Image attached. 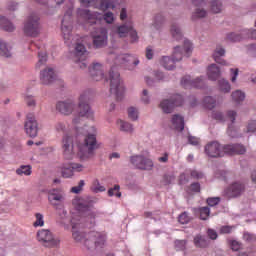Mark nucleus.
<instances>
[{
  "mask_svg": "<svg viewBox=\"0 0 256 256\" xmlns=\"http://www.w3.org/2000/svg\"><path fill=\"white\" fill-rule=\"evenodd\" d=\"M79 225L72 222V237L78 243H84L85 247L88 249L102 248L107 241V234L105 232H90L88 238L85 239V234L79 230Z\"/></svg>",
  "mask_w": 256,
  "mask_h": 256,
  "instance_id": "obj_1",
  "label": "nucleus"
},
{
  "mask_svg": "<svg viewBox=\"0 0 256 256\" xmlns=\"http://www.w3.org/2000/svg\"><path fill=\"white\" fill-rule=\"evenodd\" d=\"M247 149L243 144H228L224 147L217 141L208 143L205 146V153L208 157L217 158L223 157V155H244Z\"/></svg>",
  "mask_w": 256,
  "mask_h": 256,
  "instance_id": "obj_2",
  "label": "nucleus"
},
{
  "mask_svg": "<svg viewBox=\"0 0 256 256\" xmlns=\"http://www.w3.org/2000/svg\"><path fill=\"white\" fill-rule=\"evenodd\" d=\"M79 21H83L85 27H93L94 25H101V21H105L108 25L115 22V14L113 12H106L102 16L99 12H91L88 9H78L77 11Z\"/></svg>",
  "mask_w": 256,
  "mask_h": 256,
  "instance_id": "obj_3",
  "label": "nucleus"
},
{
  "mask_svg": "<svg viewBox=\"0 0 256 256\" xmlns=\"http://www.w3.org/2000/svg\"><path fill=\"white\" fill-rule=\"evenodd\" d=\"M191 51H193V46L191 42H189V40H184L183 48H181V46H176L174 48L172 58L168 56L162 57L161 65L164 66V68L168 71H171L175 69V63L183 59V55H185L186 57H190Z\"/></svg>",
  "mask_w": 256,
  "mask_h": 256,
  "instance_id": "obj_4",
  "label": "nucleus"
},
{
  "mask_svg": "<svg viewBox=\"0 0 256 256\" xmlns=\"http://www.w3.org/2000/svg\"><path fill=\"white\" fill-rule=\"evenodd\" d=\"M93 119V111L89 107V91L83 92L79 97L78 114L73 119L72 123L76 127L77 133H83V128H79L77 125L83 121V119Z\"/></svg>",
  "mask_w": 256,
  "mask_h": 256,
  "instance_id": "obj_5",
  "label": "nucleus"
},
{
  "mask_svg": "<svg viewBox=\"0 0 256 256\" xmlns=\"http://www.w3.org/2000/svg\"><path fill=\"white\" fill-rule=\"evenodd\" d=\"M95 149H97V136L88 134L84 139V143L78 145V157L82 161L90 159L95 154Z\"/></svg>",
  "mask_w": 256,
  "mask_h": 256,
  "instance_id": "obj_6",
  "label": "nucleus"
},
{
  "mask_svg": "<svg viewBox=\"0 0 256 256\" xmlns=\"http://www.w3.org/2000/svg\"><path fill=\"white\" fill-rule=\"evenodd\" d=\"M110 93L115 95L117 101H121L125 95V87L121 82V75L113 66L109 72Z\"/></svg>",
  "mask_w": 256,
  "mask_h": 256,
  "instance_id": "obj_7",
  "label": "nucleus"
},
{
  "mask_svg": "<svg viewBox=\"0 0 256 256\" xmlns=\"http://www.w3.org/2000/svg\"><path fill=\"white\" fill-rule=\"evenodd\" d=\"M73 205L77 211L83 213L90 221L91 225H95V212H93V200L89 198H76L73 200Z\"/></svg>",
  "mask_w": 256,
  "mask_h": 256,
  "instance_id": "obj_8",
  "label": "nucleus"
},
{
  "mask_svg": "<svg viewBox=\"0 0 256 256\" xmlns=\"http://www.w3.org/2000/svg\"><path fill=\"white\" fill-rule=\"evenodd\" d=\"M71 15H73V3L70 2L67 11L64 14L61 27L62 37L67 45H71L73 43V35L71 34L73 31Z\"/></svg>",
  "mask_w": 256,
  "mask_h": 256,
  "instance_id": "obj_9",
  "label": "nucleus"
},
{
  "mask_svg": "<svg viewBox=\"0 0 256 256\" xmlns=\"http://www.w3.org/2000/svg\"><path fill=\"white\" fill-rule=\"evenodd\" d=\"M91 37L93 45L94 47H96V49H101L102 47H105L109 39L107 28L93 27V30L91 31Z\"/></svg>",
  "mask_w": 256,
  "mask_h": 256,
  "instance_id": "obj_10",
  "label": "nucleus"
},
{
  "mask_svg": "<svg viewBox=\"0 0 256 256\" xmlns=\"http://www.w3.org/2000/svg\"><path fill=\"white\" fill-rule=\"evenodd\" d=\"M41 31L39 24V16L37 14H31L26 23L24 24V33L28 37H37Z\"/></svg>",
  "mask_w": 256,
  "mask_h": 256,
  "instance_id": "obj_11",
  "label": "nucleus"
},
{
  "mask_svg": "<svg viewBox=\"0 0 256 256\" xmlns=\"http://www.w3.org/2000/svg\"><path fill=\"white\" fill-rule=\"evenodd\" d=\"M245 183L241 181L232 182L228 187L224 190V197L227 199H237L241 197L243 193H245Z\"/></svg>",
  "mask_w": 256,
  "mask_h": 256,
  "instance_id": "obj_12",
  "label": "nucleus"
},
{
  "mask_svg": "<svg viewBox=\"0 0 256 256\" xmlns=\"http://www.w3.org/2000/svg\"><path fill=\"white\" fill-rule=\"evenodd\" d=\"M24 131L26 135L32 139L37 137V133L39 132V123H37V119H35V114H27L26 121L24 123Z\"/></svg>",
  "mask_w": 256,
  "mask_h": 256,
  "instance_id": "obj_13",
  "label": "nucleus"
},
{
  "mask_svg": "<svg viewBox=\"0 0 256 256\" xmlns=\"http://www.w3.org/2000/svg\"><path fill=\"white\" fill-rule=\"evenodd\" d=\"M183 105V96L175 94L171 99H165L160 103V109L164 113H171L175 107H181Z\"/></svg>",
  "mask_w": 256,
  "mask_h": 256,
  "instance_id": "obj_14",
  "label": "nucleus"
},
{
  "mask_svg": "<svg viewBox=\"0 0 256 256\" xmlns=\"http://www.w3.org/2000/svg\"><path fill=\"white\" fill-rule=\"evenodd\" d=\"M87 57H89V52L85 49L83 44H78L75 47L74 62L80 69H87Z\"/></svg>",
  "mask_w": 256,
  "mask_h": 256,
  "instance_id": "obj_15",
  "label": "nucleus"
},
{
  "mask_svg": "<svg viewBox=\"0 0 256 256\" xmlns=\"http://www.w3.org/2000/svg\"><path fill=\"white\" fill-rule=\"evenodd\" d=\"M83 7H95L101 11H107V9H115V3L111 0H80Z\"/></svg>",
  "mask_w": 256,
  "mask_h": 256,
  "instance_id": "obj_16",
  "label": "nucleus"
},
{
  "mask_svg": "<svg viewBox=\"0 0 256 256\" xmlns=\"http://www.w3.org/2000/svg\"><path fill=\"white\" fill-rule=\"evenodd\" d=\"M116 65H124L129 71H133L139 65V59L133 55L122 54L115 59Z\"/></svg>",
  "mask_w": 256,
  "mask_h": 256,
  "instance_id": "obj_17",
  "label": "nucleus"
},
{
  "mask_svg": "<svg viewBox=\"0 0 256 256\" xmlns=\"http://www.w3.org/2000/svg\"><path fill=\"white\" fill-rule=\"evenodd\" d=\"M130 162L136 169L151 171L153 169V160L143 155H135L130 158Z\"/></svg>",
  "mask_w": 256,
  "mask_h": 256,
  "instance_id": "obj_18",
  "label": "nucleus"
},
{
  "mask_svg": "<svg viewBox=\"0 0 256 256\" xmlns=\"http://www.w3.org/2000/svg\"><path fill=\"white\" fill-rule=\"evenodd\" d=\"M85 170V166L79 163H66L62 165L61 174L64 179H71L75 173H81Z\"/></svg>",
  "mask_w": 256,
  "mask_h": 256,
  "instance_id": "obj_19",
  "label": "nucleus"
},
{
  "mask_svg": "<svg viewBox=\"0 0 256 256\" xmlns=\"http://www.w3.org/2000/svg\"><path fill=\"white\" fill-rule=\"evenodd\" d=\"M62 151L64 158L68 160L75 158V144H73V136L66 135L63 137Z\"/></svg>",
  "mask_w": 256,
  "mask_h": 256,
  "instance_id": "obj_20",
  "label": "nucleus"
},
{
  "mask_svg": "<svg viewBox=\"0 0 256 256\" xmlns=\"http://www.w3.org/2000/svg\"><path fill=\"white\" fill-rule=\"evenodd\" d=\"M226 39L231 43H237V41H242L243 39H256V30L244 29L240 33H230Z\"/></svg>",
  "mask_w": 256,
  "mask_h": 256,
  "instance_id": "obj_21",
  "label": "nucleus"
},
{
  "mask_svg": "<svg viewBox=\"0 0 256 256\" xmlns=\"http://www.w3.org/2000/svg\"><path fill=\"white\" fill-rule=\"evenodd\" d=\"M37 239L41 243H48L49 247H57L60 243L59 239L53 238V233H51V231L45 229L37 232Z\"/></svg>",
  "mask_w": 256,
  "mask_h": 256,
  "instance_id": "obj_22",
  "label": "nucleus"
},
{
  "mask_svg": "<svg viewBox=\"0 0 256 256\" xmlns=\"http://www.w3.org/2000/svg\"><path fill=\"white\" fill-rule=\"evenodd\" d=\"M116 33L119 37H127V35H129L132 43H135V41L139 39L137 31L133 29V25H131V23L118 26Z\"/></svg>",
  "mask_w": 256,
  "mask_h": 256,
  "instance_id": "obj_23",
  "label": "nucleus"
},
{
  "mask_svg": "<svg viewBox=\"0 0 256 256\" xmlns=\"http://www.w3.org/2000/svg\"><path fill=\"white\" fill-rule=\"evenodd\" d=\"M181 85L184 87V89H203L205 86V80L202 78H196L194 80H191V76H184L181 80Z\"/></svg>",
  "mask_w": 256,
  "mask_h": 256,
  "instance_id": "obj_24",
  "label": "nucleus"
},
{
  "mask_svg": "<svg viewBox=\"0 0 256 256\" xmlns=\"http://www.w3.org/2000/svg\"><path fill=\"white\" fill-rule=\"evenodd\" d=\"M48 201L50 205L56 209L63 207V195L59 193V190H50L48 193Z\"/></svg>",
  "mask_w": 256,
  "mask_h": 256,
  "instance_id": "obj_25",
  "label": "nucleus"
},
{
  "mask_svg": "<svg viewBox=\"0 0 256 256\" xmlns=\"http://www.w3.org/2000/svg\"><path fill=\"white\" fill-rule=\"evenodd\" d=\"M56 109L62 115H71L75 109V104L71 100L60 101L56 104Z\"/></svg>",
  "mask_w": 256,
  "mask_h": 256,
  "instance_id": "obj_26",
  "label": "nucleus"
},
{
  "mask_svg": "<svg viewBox=\"0 0 256 256\" xmlns=\"http://www.w3.org/2000/svg\"><path fill=\"white\" fill-rule=\"evenodd\" d=\"M40 81L43 85H49L55 81V71L53 68H45L40 72Z\"/></svg>",
  "mask_w": 256,
  "mask_h": 256,
  "instance_id": "obj_27",
  "label": "nucleus"
},
{
  "mask_svg": "<svg viewBox=\"0 0 256 256\" xmlns=\"http://www.w3.org/2000/svg\"><path fill=\"white\" fill-rule=\"evenodd\" d=\"M89 73L93 81H101L103 79V66L100 63H94L89 68Z\"/></svg>",
  "mask_w": 256,
  "mask_h": 256,
  "instance_id": "obj_28",
  "label": "nucleus"
},
{
  "mask_svg": "<svg viewBox=\"0 0 256 256\" xmlns=\"http://www.w3.org/2000/svg\"><path fill=\"white\" fill-rule=\"evenodd\" d=\"M172 128L175 129V131H183L185 129V120L181 115H174L171 120Z\"/></svg>",
  "mask_w": 256,
  "mask_h": 256,
  "instance_id": "obj_29",
  "label": "nucleus"
},
{
  "mask_svg": "<svg viewBox=\"0 0 256 256\" xmlns=\"http://www.w3.org/2000/svg\"><path fill=\"white\" fill-rule=\"evenodd\" d=\"M207 75L211 81H217V79H219V77L221 76V70L219 69L217 64H212L208 67Z\"/></svg>",
  "mask_w": 256,
  "mask_h": 256,
  "instance_id": "obj_30",
  "label": "nucleus"
},
{
  "mask_svg": "<svg viewBox=\"0 0 256 256\" xmlns=\"http://www.w3.org/2000/svg\"><path fill=\"white\" fill-rule=\"evenodd\" d=\"M225 55V49L221 48V46H218L213 54L214 61L219 63L220 65H227V62L221 59Z\"/></svg>",
  "mask_w": 256,
  "mask_h": 256,
  "instance_id": "obj_31",
  "label": "nucleus"
},
{
  "mask_svg": "<svg viewBox=\"0 0 256 256\" xmlns=\"http://www.w3.org/2000/svg\"><path fill=\"white\" fill-rule=\"evenodd\" d=\"M170 33L176 41H181L183 39V32H181V28H179V25L177 23H173L170 28Z\"/></svg>",
  "mask_w": 256,
  "mask_h": 256,
  "instance_id": "obj_32",
  "label": "nucleus"
},
{
  "mask_svg": "<svg viewBox=\"0 0 256 256\" xmlns=\"http://www.w3.org/2000/svg\"><path fill=\"white\" fill-rule=\"evenodd\" d=\"M194 245L195 247H198L199 249H205V247L209 246V240L205 238V236L197 235L194 238Z\"/></svg>",
  "mask_w": 256,
  "mask_h": 256,
  "instance_id": "obj_33",
  "label": "nucleus"
},
{
  "mask_svg": "<svg viewBox=\"0 0 256 256\" xmlns=\"http://www.w3.org/2000/svg\"><path fill=\"white\" fill-rule=\"evenodd\" d=\"M0 27L4 29V31H8L9 33L15 31V26L13 23L9 22L7 18L2 17L0 19Z\"/></svg>",
  "mask_w": 256,
  "mask_h": 256,
  "instance_id": "obj_34",
  "label": "nucleus"
},
{
  "mask_svg": "<svg viewBox=\"0 0 256 256\" xmlns=\"http://www.w3.org/2000/svg\"><path fill=\"white\" fill-rule=\"evenodd\" d=\"M117 125H119L120 131H124L125 133H133V125H131L129 122L118 120Z\"/></svg>",
  "mask_w": 256,
  "mask_h": 256,
  "instance_id": "obj_35",
  "label": "nucleus"
},
{
  "mask_svg": "<svg viewBox=\"0 0 256 256\" xmlns=\"http://www.w3.org/2000/svg\"><path fill=\"white\" fill-rule=\"evenodd\" d=\"M90 189L93 193H103L106 191L105 186L101 185L98 179L93 180Z\"/></svg>",
  "mask_w": 256,
  "mask_h": 256,
  "instance_id": "obj_36",
  "label": "nucleus"
},
{
  "mask_svg": "<svg viewBox=\"0 0 256 256\" xmlns=\"http://www.w3.org/2000/svg\"><path fill=\"white\" fill-rule=\"evenodd\" d=\"M218 87L222 93H229V91H231V84L225 79H220L218 81Z\"/></svg>",
  "mask_w": 256,
  "mask_h": 256,
  "instance_id": "obj_37",
  "label": "nucleus"
},
{
  "mask_svg": "<svg viewBox=\"0 0 256 256\" xmlns=\"http://www.w3.org/2000/svg\"><path fill=\"white\" fill-rule=\"evenodd\" d=\"M232 100L234 103H241V101H245V93L241 90H236L232 93Z\"/></svg>",
  "mask_w": 256,
  "mask_h": 256,
  "instance_id": "obj_38",
  "label": "nucleus"
},
{
  "mask_svg": "<svg viewBox=\"0 0 256 256\" xmlns=\"http://www.w3.org/2000/svg\"><path fill=\"white\" fill-rule=\"evenodd\" d=\"M0 55L6 58L11 57V49H9V47H7V44L1 40H0Z\"/></svg>",
  "mask_w": 256,
  "mask_h": 256,
  "instance_id": "obj_39",
  "label": "nucleus"
},
{
  "mask_svg": "<svg viewBox=\"0 0 256 256\" xmlns=\"http://www.w3.org/2000/svg\"><path fill=\"white\" fill-rule=\"evenodd\" d=\"M199 213L200 219H202V221H207V219H209V215H211V210L209 207L205 206L199 209Z\"/></svg>",
  "mask_w": 256,
  "mask_h": 256,
  "instance_id": "obj_40",
  "label": "nucleus"
},
{
  "mask_svg": "<svg viewBox=\"0 0 256 256\" xmlns=\"http://www.w3.org/2000/svg\"><path fill=\"white\" fill-rule=\"evenodd\" d=\"M38 59L36 68L40 69L41 65H45V63H47V52H38Z\"/></svg>",
  "mask_w": 256,
  "mask_h": 256,
  "instance_id": "obj_41",
  "label": "nucleus"
},
{
  "mask_svg": "<svg viewBox=\"0 0 256 256\" xmlns=\"http://www.w3.org/2000/svg\"><path fill=\"white\" fill-rule=\"evenodd\" d=\"M203 17H207V11L203 8H197L192 15V19H203Z\"/></svg>",
  "mask_w": 256,
  "mask_h": 256,
  "instance_id": "obj_42",
  "label": "nucleus"
},
{
  "mask_svg": "<svg viewBox=\"0 0 256 256\" xmlns=\"http://www.w3.org/2000/svg\"><path fill=\"white\" fill-rule=\"evenodd\" d=\"M174 246L176 251H185L187 248V240H176Z\"/></svg>",
  "mask_w": 256,
  "mask_h": 256,
  "instance_id": "obj_43",
  "label": "nucleus"
},
{
  "mask_svg": "<svg viewBox=\"0 0 256 256\" xmlns=\"http://www.w3.org/2000/svg\"><path fill=\"white\" fill-rule=\"evenodd\" d=\"M35 217H36V221L33 223L34 227H43V225H45V219L43 214L36 213Z\"/></svg>",
  "mask_w": 256,
  "mask_h": 256,
  "instance_id": "obj_44",
  "label": "nucleus"
},
{
  "mask_svg": "<svg viewBox=\"0 0 256 256\" xmlns=\"http://www.w3.org/2000/svg\"><path fill=\"white\" fill-rule=\"evenodd\" d=\"M223 9V5L220 1H212L211 2V11L212 13H221V10Z\"/></svg>",
  "mask_w": 256,
  "mask_h": 256,
  "instance_id": "obj_45",
  "label": "nucleus"
},
{
  "mask_svg": "<svg viewBox=\"0 0 256 256\" xmlns=\"http://www.w3.org/2000/svg\"><path fill=\"white\" fill-rule=\"evenodd\" d=\"M204 107L206 109H214L215 108V99L213 97L207 96L204 98Z\"/></svg>",
  "mask_w": 256,
  "mask_h": 256,
  "instance_id": "obj_46",
  "label": "nucleus"
},
{
  "mask_svg": "<svg viewBox=\"0 0 256 256\" xmlns=\"http://www.w3.org/2000/svg\"><path fill=\"white\" fill-rule=\"evenodd\" d=\"M128 117L129 119H131L132 121H137L138 117H139V112L137 111V108L135 107H130L128 109Z\"/></svg>",
  "mask_w": 256,
  "mask_h": 256,
  "instance_id": "obj_47",
  "label": "nucleus"
},
{
  "mask_svg": "<svg viewBox=\"0 0 256 256\" xmlns=\"http://www.w3.org/2000/svg\"><path fill=\"white\" fill-rule=\"evenodd\" d=\"M17 175H31V166H21L16 170Z\"/></svg>",
  "mask_w": 256,
  "mask_h": 256,
  "instance_id": "obj_48",
  "label": "nucleus"
},
{
  "mask_svg": "<svg viewBox=\"0 0 256 256\" xmlns=\"http://www.w3.org/2000/svg\"><path fill=\"white\" fill-rule=\"evenodd\" d=\"M119 189H121V187L117 184L113 188H110L108 190L109 197H113V195L118 198L121 197V192L119 191Z\"/></svg>",
  "mask_w": 256,
  "mask_h": 256,
  "instance_id": "obj_49",
  "label": "nucleus"
},
{
  "mask_svg": "<svg viewBox=\"0 0 256 256\" xmlns=\"http://www.w3.org/2000/svg\"><path fill=\"white\" fill-rule=\"evenodd\" d=\"M163 21H165V19L163 18V15H161V14L156 15L154 18L153 27L155 29H160L161 25H163Z\"/></svg>",
  "mask_w": 256,
  "mask_h": 256,
  "instance_id": "obj_50",
  "label": "nucleus"
},
{
  "mask_svg": "<svg viewBox=\"0 0 256 256\" xmlns=\"http://www.w3.org/2000/svg\"><path fill=\"white\" fill-rule=\"evenodd\" d=\"M178 221L182 225H187V223L191 221V217H189V214H187V212H183L182 214L179 215Z\"/></svg>",
  "mask_w": 256,
  "mask_h": 256,
  "instance_id": "obj_51",
  "label": "nucleus"
},
{
  "mask_svg": "<svg viewBox=\"0 0 256 256\" xmlns=\"http://www.w3.org/2000/svg\"><path fill=\"white\" fill-rule=\"evenodd\" d=\"M206 203L209 207H215L216 205H219L221 203L220 197H210L206 200Z\"/></svg>",
  "mask_w": 256,
  "mask_h": 256,
  "instance_id": "obj_52",
  "label": "nucleus"
},
{
  "mask_svg": "<svg viewBox=\"0 0 256 256\" xmlns=\"http://www.w3.org/2000/svg\"><path fill=\"white\" fill-rule=\"evenodd\" d=\"M85 187V180H80L77 186L71 188L72 193H81Z\"/></svg>",
  "mask_w": 256,
  "mask_h": 256,
  "instance_id": "obj_53",
  "label": "nucleus"
},
{
  "mask_svg": "<svg viewBox=\"0 0 256 256\" xmlns=\"http://www.w3.org/2000/svg\"><path fill=\"white\" fill-rule=\"evenodd\" d=\"M227 133L229 137H232V138L239 137V133H237V128H234L232 125L228 126Z\"/></svg>",
  "mask_w": 256,
  "mask_h": 256,
  "instance_id": "obj_54",
  "label": "nucleus"
},
{
  "mask_svg": "<svg viewBox=\"0 0 256 256\" xmlns=\"http://www.w3.org/2000/svg\"><path fill=\"white\" fill-rule=\"evenodd\" d=\"M230 247L232 249V251H239V249H241L242 244L241 242L237 241V240H232L230 241Z\"/></svg>",
  "mask_w": 256,
  "mask_h": 256,
  "instance_id": "obj_55",
  "label": "nucleus"
},
{
  "mask_svg": "<svg viewBox=\"0 0 256 256\" xmlns=\"http://www.w3.org/2000/svg\"><path fill=\"white\" fill-rule=\"evenodd\" d=\"M190 191H192V193H200L201 192V184H199L198 182L192 183L190 185Z\"/></svg>",
  "mask_w": 256,
  "mask_h": 256,
  "instance_id": "obj_56",
  "label": "nucleus"
},
{
  "mask_svg": "<svg viewBox=\"0 0 256 256\" xmlns=\"http://www.w3.org/2000/svg\"><path fill=\"white\" fill-rule=\"evenodd\" d=\"M243 237H244V240L248 241L249 243L256 241V236L249 232L244 233Z\"/></svg>",
  "mask_w": 256,
  "mask_h": 256,
  "instance_id": "obj_57",
  "label": "nucleus"
},
{
  "mask_svg": "<svg viewBox=\"0 0 256 256\" xmlns=\"http://www.w3.org/2000/svg\"><path fill=\"white\" fill-rule=\"evenodd\" d=\"M248 133H255L256 131V120H252L248 123Z\"/></svg>",
  "mask_w": 256,
  "mask_h": 256,
  "instance_id": "obj_58",
  "label": "nucleus"
},
{
  "mask_svg": "<svg viewBox=\"0 0 256 256\" xmlns=\"http://www.w3.org/2000/svg\"><path fill=\"white\" fill-rule=\"evenodd\" d=\"M190 175L193 179H203V172H199L197 170H192Z\"/></svg>",
  "mask_w": 256,
  "mask_h": 256,
  "instance_id": "obj_59",
  "label": "nucleus"
},
{
  "mask_svg": "<svg viewBox=\"0 0 256 256\" xmlns=\"http://www.w3.org/2000/svg\"><path fill=\"white\" fill-rule=\"evenodd\" d=\"M25 102L28 105V107H35V98L33 96H26L25 97Z\"/></svg>",
  "mask_w": 256,
  "mask_h": 256,
  "instance_id": "obj_60",
  "label": "nucleus"
},
{
  "mask_svg": "<svg viewBox=\"0 0 256 256\" xmlns=\"http://www.w3.org/2000/svg\"><path fill=\"white\" fill-rule=\"evenodd\" d=\"M212 117L213 119H216V121H225V117L221 112H213Z\"/></svg>",
  "mask_w": 256,
  "mask_h": 256,
  "instance_id": "obj_61",
  "label": "nucleus"
},
{
  "mask_svg": "<svg viewBox=\"0 0 256 256\" xmlns=\"http://www.w3.org/2000/svg\"><path fill=\"white\" fill-rule=\"evenodd\" d=\"M55 129L58 131V133H65V124L63 122H58Z\"/></svg>",
  "mask_w": 256,
  "mask_h": 256,
  "instance_id": "obj_62",
  "label": "nucleus"
},
{
  "mask_svg": "<svg viewBox=\"0 0 256 256\" xmlns=\"http://www.w3.org/2000/svg\"><path fill=\"white\" fill-rule=\"evenodd\" d=\"M163 181L165 185H170V183H173V181H175V177L171 175H165Z\"/></svg>",
  "mask_w": 256,
  "mask_h": 256,
  "instance_id": "obj_63",
  "label": "nucleus"
},
{
  "mask_svg": "<svg viewBox=\"0 0 256 256\" xmlns=\"http://www.w3.org/2000/svg\"><path fill=\"white\" fill-rule=\"evenodd\" d=\"M207 233H208V237L212 240H215L218 237L217 232L213 229H208Z\"/></svg>",
  "mask_w": 256,
  "mask_h": 256,
  "instance_id": "obj_64",
  "label": "nucleus"
}]
</instances>
